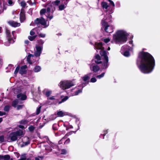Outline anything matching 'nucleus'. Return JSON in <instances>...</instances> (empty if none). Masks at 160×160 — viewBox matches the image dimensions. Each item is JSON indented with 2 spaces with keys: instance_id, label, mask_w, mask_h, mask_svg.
<instances>
[{
  "instance_id": "bf43d9fd",
  "label": "nucleus",
  "mask_w": 160,
  "mask_h": 160,
  "mask_svg": "<svg viewBox=\"0 0 160 160\" xmlns=\"http://www.w3.org/2000/svg\"><path fill=\"white\" fill-rule=\"evenodd\" d=\"M2 118H0V123L2 122Z\"/></svg>"
},
{
  "instance_id": "aec40b11",
  "label": "nucleus",
  "mask_w": 160,
  "mask_h": 160,
  "mask_svg": "<svg viewBox=\"0 0 160 160\" xmlns=\"http://www.w3.org/2000/svg\"><path fill=\"white\" fill-rule=\"evenodd\" d=\"M91 69L94 72H96L99 71V67L98 65L93 66L92 68L91 66L90 67Z\"/></svg>"
},
{
  "instance_id": "f257e3e1",
  "label": "nucleus",
  "mask_w": 160,
  "mask_h": 160,
  "mask_svg": "<svg viewBox=\"0 0 160 160\" xmlns=\"http://www.w3.org/2000/svg\"><path fill=\"white\" fill-rule=\"evenodd\" d=\"M137 64L142 72L148 73L153 70L155 66V61L153 57L149 53L143 52L139 55Z\"/></svg>"
},
{
  "instance_id": "49530a36",
  "label": "nucleus",
  "mask_w": 160,
  "mask_h": 160,
  "mask_svg": "<svg viewBox=\"0 0 160 160\" xmlns=\"http://www.w3.org/2000/svg\"><path fill=\"white\" fill-rule=\"evenodd\" d=\"M70 142V140L69 138L67 139L64 142V144H67Z\"/></svg>"
},
{
  "instance_id": "4c0bfd02",
  "label": "nucleus",
  "mask_w": 160,
  "mask_h": 160,
  "mask_svg": "<svg viewBox=\"0 0 160 160\" xmlns=\"http://www.w3.org/2000/svg\"><path fill=\"white\" fill-rule=\"evenodd\" d=\"M10 108V107L8 106H5L4 108V110L5 111L8 112L9 111Z\"/></svg>"
},
{
  "instance_id": "c03bdc74",
  "label": "nucleus",
  "mask_w": 160,
  "mask_h": 160,
  "mask_svg": "<svg viewBox=\"0 0 160 160\" xmlns=\"http://www.w3.org/2000/svg\"><path fill=\"white\" fill-rule=\"evenodd\" d=\"M19 67H17L15 70V71L14 72V74H16L18 72V71H19Z\"/></svg>"
},
{
  "instance_id": "ea45409f",
  "label": "nucleus",
  "mask_w": 160,
  "mask_h": 160,
  "mask_svg": "<svg viewBox=\"0 0 160 160\" xmlns=\"http://www.w3.org/2000/svg\"><path fill=\"white\" fill-rule=\"evenodd\" d=\"M65 137L66 136L64 137L63 138L60 140L59 141L58 143L59 144H61L62 143V141H64L65 139L66 138Z\"/></svg>"
},
{
  "instance_id": "6ab92c4d",
  "label": "nucleus",
  "mask_w": 160,
  "mask_h": 160,
  "mask_svg": "<svg viewBox=\"0 0 160 160\" xmlns=\"http://www.w3.org/2000/svg\"><path fill=\"white\" fill-rule=\"evenodd\" d=\"M95 62L97 64H99L101 63V58L100 56L98 55H95Z\"/></svg>"
},
{
  "instance_id": "2f4dec72",
  "label": "nucleus",
  "mask_w": 160,
  "mask_h": 160,
  "mask_svg": "<svg viewBox=\"0 0 160 160\" xmlns=\"http://www.w3.org/2000/svg\"><path fill=\"white\" fill-rule=\"evenodd\" d=\"M48 100H55L56 102H57V100L56 99L54 98V97L53 96H49L48 98Z\"/></svg>"
},
{
  "instance_id": "774afa93",
  "label": "nucleus",
  "mask_w": 160,
  "mask_h": 160,
  "mask_svg": "<svg viewBox=\"0 0 160 160\" xmlns=\"http://www.w3.org/2000/svg\"><path fill=\"white\" fill-rule=\"evenodd\" d=\"M108 11H106V12H107Z\"/></svg>"
},
{
  "instance_id": "13d9d810",
  "label": "nucleus",
  "mask_w": 160,
  "mask_h": 160,
  "mask_svg": "<svg viewBox=\"0 0 160 160\" xmlns=\"http://www.w3.org/2000/svg\"><path fill=\"white\" fill-rule=\"evenodd\" d=\"M129 43L130 44H132V41H130L129 42Z\"/></svg>"
},
{
  "instance_id": "de8ad7c7",
  "label": "nucleus",
  "mask_w": 160,
  "mask_h": 160,
  "mask_svg": "<svg viewBox=\"0 0 160 160\" xmlns=\"http://www.w3.org/2000/svg\"><path fill=\"white\" fill-rule=\"evenodd\" d=\"M23 106L22 105H18L17 107V109L19 110L21 109Z\"/></svg>"
},
{
  "instance_id": "2eb2a0df",
  "label": "nucleus",
  "mask_w": 160,
  "mask_h": 160,
  "mask_svg": "<svg viewBox=\"0 0 160 160\" xmlns=\"http://www.w3.org/2000/svg\"><path fill=\"white\" fill-rule=\"evenodd\" d=\"M22 141L23 142L22 145V147L26 146L30 143L29 141V138L27 137H24L22 139Z\"/></svg>"
},
{
  "instance_id": "4468645a",
  "label": "nucleus",
  "mask_w": 160,
  "mask_h": 160,
  "mask_svg": "<svg viewBox=\"0 0 160 160\" xmlns=\"http://www.w3.org/2000/svg\"><path fill=\"white\" fill-rule=\"evenodd\" d=\"M25 19V11L22 9L21 10L20 14V19L21 22H23Z\"/></svg>"
},
{
  "instance_id": "72a5a7b5",
  "label": "nucleus",
  "mask_w": 160,
  "mask_h": 160,
  "mask_svg": "<svg viewBox=\"0 0 160 160\" xmlns=\"http://www.w3.org/2000/svg\"><path fill=\"white\" fill-rule=\"evenodd\" d=\"M105 73L103 72L101 75L97 76V78L99 79H100L103 77Z\"/></svg>"
},
{
  "instance_id": "f704fd0d",
  "label": "nucleus",
  "mask_w": 160,
  "mask_h": 160,
  "mask_svg": "<svg viewBox=\"0 0 160 160\" xmlns=\"http://www.w3.org/2000/svg\"><path fill=\"white\" fill-rule=\"evenodd\" d=\"M36 37V36H29L28 38L29 40L31 41L33 40Z\"/></svg>"
},
{
  "instance_id": "4d7b16f0",
  "label": "nucleus",
  "mask_w": 160,
  "mask_h": 160,
  "mask_svg": "<svg viewBox=\"0 0 160 160\" xmlns=\"http://www.w3.org/2000/svg\"><path fill=\"white\" fill-rule=\"evenodd\" d=\"M25 43L26 44H28L29 43V41L28 40H26L25 41Z\"/></svg>"
},
{
  "instance_id": "c85d7f7f",
  "label": "nucleus",
  "mask_w": 160,
  "mask_h": 160,
  "mask_svg": "<svg viewBox=\"0 0 160 160\" xmlns=\"http://www.w3.org/2000/svg\"><path fill=\"white\" fill-rule=\"evenodd\" d=\"M18 100L17 99L15 100H14V101H13V102H12V105L13 107H16V105L18 104Z\"/></svg>"
},
{
  "instance_id": "a878e982",
  "label": "nucleus",
  "mask_w": 160,
  "mask_h": 160,
  "mask_svg": "<svg viewBox=\"0 0 160 160\" xmlns=\"http://www.w3.org/2000/svg\"><path fill=\"white\" fill-rule=\"evenodd\" d=\"M57 114L58 116L60 117H62L64 115H66V114L65 112H63L62 111H60L57 112Z\"/></svg>"
},
{
  "instance_id": "423d86ee",
  "label": "nucleus",
  "mask_w": 160,
  "mask_h": 160,
  "mask_svg": "<svg viewBox=\"0 0 160 160\" xmlns=\"http://www.w3.org/2000/svg\"><path fill=\"white\" fill-rule=\"evenodd\" d=\"M113 12L112 10L110 11L108 14L107 13L106 14H103L102 16L104 17L101 21L102 27L105 26L107 25L110 24L111 22L112 16L111 14Z\"/></svg>"
},
{
  "instance_id": "9b49d317",
  "label": "nucleus",
  "mask_w": 160,
  "mask_h": 160,
  "mask_svg": "<svg viewBox=\"0 0 160 160\" xmlns=\"http://www.w3.org/2000/svg\"><path fill=\"white\" fill-rule=\"evenodd\" d=\"M35 23L37 25L41 24L44 28L47 27L49 25L48 23H47L44 19L42 17L41 18H37L35 21Z\"/></svg>"
},
{
  "instance_id": "e2e57ef3",
  "label": "nucleus",
  "mask_w": 160,
  "mask_h": 160,
  "mask_svg": "<svg viewBox=\"0 0 160 160\" xmlns=\"http://www.w3.org/2000/svg\"><path fill=\"white\" fill-rule=\"evenodd\" d=\"M54 147H55L56 148H57V146H55Z\"/></svg>"
},
{
  "instance_id": "09e8293b",
  "label": "nucleus",
  "mask_w": 160,
  "mask_h": 160,
  "mask_svg": "<svg viewBox=\"0 0 160 160\" xmlns=\"http://www.w3.org/2000/svg\"><path fill=\"white\" fill-rule=\"evenodd\" d=\"M43 158L42 157H36L35 158V160H42Z\"/></svg>"
},
{
  "instance_id": "a18cd8bd",
  "label": "nucleus",
  "mask_w": 160,
  "mask_h": 160,
  "mask_svg": "<svg viewBox=\"0 0 160 160\" xmlns=\"http://www.w3.org/2000/svg\"><path fill=\"white\" fill-rule=\"evenodd\" d=\"M4 141V138L3 136H0V142H3Z\"/></svg>"
},
{
  "instance_id": "c756f323",
  "label": "nucleus",
  "mask_w": 160,
  "mask_h": 160,
  "mask_svg": "<svg viewBox=\"0 0 160 160\" xmlns=\"http://www.w3.org/2000/svg\"><path fill=\"white\" fill-rule=\"evenodd\" d=\"M19 3H20L21 6L23 7H25L26 5L25 2L23 0L22 1L21 0V1L19 2Z\"/></svg>"
},
{
  "instance_id": "6e6552de",
  "label": "nucleus",
  "mask_w": 160,
  "mask_h": 160,
  "mask_svg": "<svg viewBox=\"0 0 160 160\" xmlns=\"http://www.w3.org/2000/svg\"><path fill=\"white\" fill-rule=\"evenodd\" d=\"M25 132L22 130H19L16 132L11 133L9 135V138L12 141L16 140L18 136H21L24 135Z\"/></svg>"
},
{
  "instance_id": "8fccbe9b",
  "label": "nucleus",
  "mask_w": 160,
  "mask_h": 160,
  "mask_svg": "<svg viewBox=\"0 0 160 160\" xmlns=\"http://www.w3.org/2000/svg\"><path fill=\"white\" fill-rule=\"evenodd\" d=\"M110 3L111 4L113 7L115 6V4L114 2L112 1L111 0H108Z\"/></svg>"
},
{
  "instance_id": "b1692460",
  "label": "nucleus",
  "mask_w": 160,
  "mask_h": 160,
  "mask_svg": "<svg viewBox=\"0 0 160 160\" xmlns=\"http://www.w3.org/2000/svg\"><path fill=\"white\" fill-rule=\"evenodd\" d=\"M31 57H32V58H35L33 55L31 54H29L27 57V61L30 64H31L32 63V62L30 60V58Z\"/></svg>"
},
{
  "instance_id": "052dcab7",
  "label": "nucleus",
  "mask_w": 160,
  "mask_h": 160,
  "mask_svg": "<svg viewBox=\"0 0 160 160\" xmlns=\"http://www.w3.org/2000/svg\"><path fill=\"white\" fill-rule=\"evenodd\" d=\"M110 47H108V50L109 51L110 50Z\"/></svg>"
},
{
  "instance_id": "473e14b6",
  "label": "nucleus",
  "mask_w": 160,
  "mask_h": 160,
  "mask_svg": "<svg viewBox=\"0 0 160 160\" xmlns=\"http://www.w3.org/2000/svg\"><path fill=\"white\" fill-rule=\"evenodd\" d=\"M41 106H40L38 108H37V110H36V114L37 115H38L40 113V111H41Z\"/></svg>"
},
{
  "instance_id": "3c124183",
  "label": "nucleus",
  "mask_w": 160,
  "mask_h": 160,
  "mask_svg": "<svg viewBox=\"0 0 160 160\" xmlns=\"http://www.w3.org/2000/svg\"><path fill=\"white\" fill-rule=\"evenodd\" d=\"M39 35V37L42 38H44L45 37V35L44 34L40 33Z\"/></svg>"
},
{
  "instance_id": "393cba45",
  "label": "nucleus",
  "mask_w": 160,
  "mask_h": 160,
  "mask_svg": "<svg viewBox=\"0 0 160 160\" xmlns=\"http://www.w3.org/2000/svg\"><path fill=\"white\" fill-rule=\"evenodd\" d=\"M41 69V67L39 66H36L33 69L34 71L35 72H40Z\"/></svg>"
},
{
  "instance_id": "bb28decb",
  "label": "nucleus",
  "mask_w": 160,
  "mask_h": 160,
  "mask_svg": "<svg viewBox=\"0 0 160 160\" xmlns=\"http://www.w3.org/2000/svg\"><path fill=\"white\" fill-rule=\"evenodd\" d=\"M45 94V95L48 98L49 96H50V95L52 93V91L50 90H47L45 92V90L44 91Z\"/></svg>"
},
{
  "instance_id": "680f3d73",
  "label": "nucleus",
  "mask_w": 160,
  "mask_h": 160,
  "mask_svg": "<svg viewBox=\"0 0 160 160\" xmlns=\"http://www.w3.org/2000/svg\"><path fill=\"white\" fill-rule=\"evenodd\" d=\"M1 29H2V28L1 27H0V32H1Z\"/></svg>"
},
{
  "instance_id": "58836bf2",
  "label": "nucleus",
  "mask_w": 160,
  "mask_h": 160,
  "mask_svg": "<svg viewBox=\"0 0 160 160\" xmlns=\"http://www.w3.org/2000/svg\"><path fill=\"white\" fill-rule=\"evenodd\" d=\"M28 129L30 131L32 132L33 131L34 129V128L32 126H30L29 127Z\"/></svg>"
},
{
  "instance_id": "a211bd4d",
  "label": "nucleus",
  "mask_w": 160,
  "mask_h": 160,
  "mask_svg": "<svg viewBox=\"0 0 160 160\" xmlns=\"http://www.w3.org/2000/svg\"><path fill=\"white\" fill-rule=\"evenodd\" d=\"M27 67L26 65H24L21 67L19 70V72L21 74H23L26 73V68Z\"/></svg>"
},
{
  "instance_id": "69168bd1",
  "label": "nucleus",
  "mask_w": 160,
  "mask_h": 160,
  "mask_svg": "<svg viewBox=\"0 0 160 160\" xmlns=\"http://www.w3.org/2000/svg\"><path fill=\"white\" fill-rule=\"evenodd\" d=\"M33 5V4H31H31H30V5Z\"/></svg>"
},
{
  "instance_id": "412c9836",
  "label": "nucleus",
  "mask_w": 160,
  "mask_h": 160,
  "mask_svg": "<svg viewBox=\"0 0 160 160\" xmlns=\"http://www.w3.org/2000/svg\"><path fill=\"white\" fill-rule=\"evenodd\" d=\"M10 159L9 155H7L4 156L0 155V159L4 160H8Z\"/></svg>"
},
{
  "instance_id": "338daca9",
  "label": "nucleus",
  "mask_w": 160,
  "mask_h": 160,
  "mask_svg": "<svg viewBox=\"0 0 160 160\" xmlns=\"http://www.w3.org/2000/svg\"><path fill=\"white\" fill-rule=\"evenodd\" d=\"M18 1L20 2V0H18Z\"/></svg>"
},
{
  "instance_id": "e433bc0d",
  "label": "nucleus",
  "mask_w": 160,
  "mask_h": 160,
  "mask_svg": "<svg viewBox=\"0 0 160 160\" xmlns=\"http://www.w3.org/2000/svg\"><path fill=\"white\" fill-rule=\"evenodd\" d=\"M61 154H66L67 153V151L65 149H62L61 150Z\"/></svg>"
},
{
  "instance_id": "5701e85b",
  "label": "nucleus",
  "mask_w": 160,
  "mask_h": 160,
  "mask_svg": "<svg viewBox=\"0 0 160 160\" xmlns=\"http://www.w3.org/2000/svg\"><path fill=\"white\" fill-rule=\"evenodd\" d=\"M101 5L102 8L104 9H107L109 7V5L108 3L106 2H102Z\"/></svg>"
},
{
  "instance_id": "1a4fd4ad",
  "label": "nucleus",
  "mask_w": 160,
  "mask_h": 160,
  "mask_svg": "<svg viewBox=\"0 0 160 160\" xmlns=\"http://www.w3.org/2000/svg\"><path fill=\"white\" fill-rule=\"evenodd\" d=\"M132 49V48H131L127 45H125L122 47L121 52L124 56L128 57L130 56L128 51H131Z\"/></svg>"
},
{
  "instance_id": "ddd939ff",
  "label": "nucleus",
  "mask_w": 160,
  "mask_h": 160,
  "mask_svg": "<svg viewBox=\"0 0 160 160\" xmlns=\"http://www.w3.org/2000/svg\"><path fill=\"white\" fill-rule=\"evenodd\" d=\"M102 29H103L104 31L107 33H112L113 32L112 26L110 24L102 27Z\"/></svg>"
},
{
  "instance_id": "9d476101",
  "label": "nucleus",
  "mask_w": 160,
  "mask_h": 160,
  "mask_svg": "<svg viewBox=\"0 0 160 160\" xmlns=\"http://www.w3.org/2000/svg\"><path fill=\"white\" fill-rule=\"evenodd\" d=\"M6 33L7 38L9 42L10 43H13L14 42V39L16 38V37L14 36L15 32L14 31H13L12 32V34H11L9 30H7Z\"/></svg>"
},
{
  "instance_id": "20e7f679",
  "label": "nucleus",
  "mask_w": 160,
  "mask_h": 160,
  "mask_svg": "<svg viewBox=\"0 0 160 160\" xmlns=\"http://www.w3.org/2000/svg\"><path fill=\"white\" fill-rule=\"evenodd\" d=\"M95 49L101 50L100 52V54L104 59V61L102 63V68L103 69H105L108 68L109 64H108V52L103 50L102 42H96L94 45Z\"/></svg>"
},
{
  "instance_id": "a19ab883",
  "label": "nucleus",
  "mask_w": 160,
  "mask_h": 160,
  "mask_svg": "<svg viewBox=\"0 0 160 160\" xmlns=\"http://www.w3.org/2000/svg\"><path fill=\"white\" fill-rule=\"evenodd\" d=\"M103 41L106 43H108L110 40V39L109 38H106L103 39Z\"/></svg>"
},
{
  "instance_id": "6e6d98bb",
  "label": "nucleus",
  "mask_w": 160,
  "mask_h": 160,
  "mask_svg": "<svg viewBox=\"0 0 160 160\" xmlns=\"http://www.w3.org/2000/svg\"><path fill=\"white\" fill-rule=\"evenodd\" d=\"M39 42L42 44H43L44 43V42L43 41H42L41 40H40Z\"/></svg>"
},
{
  "instance_id": "0eeeda50",
  "label": "nucleus",
  "mask_w": 160,
  "mask_h": 160,
  "mask_svg": "<svg viewBox=\"0 0 160 160\" xmlns=\"http://www.w3.org/2000/svg\"><path fill=\"white\" fill-rule=\"evenodd\" d=\"M74 85L72 81L68 80L61 81L58 84L60 88L63 90L68 89Z\"/></svg>"
},
{
  "instance_id": "c9c22d12",
  "label": "nucleus",
  "mask_w": 160,
  "mask_h": 160,
  "mask_svg": "<svg viewBox=\"0 0 160 160\" xmlns=\"http://www.w3.org/2000/svg\"><path fill=\"white\" fill-rule=\"evenodd\" d=\"M103 132H104V134H101L100 136V137H101V136H103V138H104V136L108 132V130H104L103 131Z\"/></svg>"
},
{
  "instance_id": "cd10ccee",
  "label": "nucleus",
  "mask_w": 160,
  "mask_h": 160,
  "mask_svg": "<svg viewBox=\"0 0 160 160\" xmlns=\"http://www.w3.org/2000/svg\"><path fill=\"white\" fill-rule=\"evenodd\" d=\"M26 159V154H23L21 155L20 158L18 160H25Z\"/></svg>"
},
{
  "instance_id": "7ed1b4c3",
  "label": "nucleus",
  "mask_w": 160,
  "mask_h": 160,
  "mask_svg": "<svg viewBox=\"0 0 160 160\" xmlns=\"http://www.w3.org/2000/svg\"><path fill=\"white\" fill-rule=\"evenodd\" d=\"M128 35V34L125 30H118L113 35L112 42L117 44H122L127 41Z\"/></svg>"
},
{
  "instance_id": "39448f33",
  "label": "nucleus",
  "mask_w": 160,
  "mask_h": 160,
  "mask_svg": "<svg viewBox=\"0 0 160 160\" xmlns=\"http://www.w3.org/2000/svg\"><path fill=\"white\" fill-rule=\"evenodd\" d=\"M91 74L92 73H89L81 78L82 80L84 82H82L81 84L79 85L78 87H76L72 89V90H74V92L72 93V96L77 95L82 92L83 88L88 84V80L89 79Z\"/></svg>"
},
{
  "instance_id": "f8f14e48",
  "label": "nucleus",
  "mask_w": 160,
  "mask_h": 160,
  "mask_svg": "<svg viewBox=\"0 0 160 160\" xmlns=\"http://www.w3.org/2000/svg\"><path fill=\"white\" fill-rule=\"evenodd\" d=\"M36 51L34 52V55L36 57H39L40 56L42 49V46L37 45L36 46Z\"/></svg>"
},
{
  "instance_id": "7c9ffc66",
  "label": "nucleus",
  "mask_w": 160,
  "mask_h": 160,
  "mask_svg": "<svg viewBox=\"0 0 160 160\" xmlns=\"http://www.w3.org/2000/svg\"><path fill=\"white\" fill-rule=\"evenodd\" d=\"M68 98V96H65L62 100L61 101L59 102L58 104H60L66 101Z\"/></svg>"
},
{
  "instance_id": "f3484780",
  "label": "nucleus",
  "mask_w": 160,
  "mask_h": 160,
  "mask_svg": "<svg viewBox=\"0 0 160 160\" xmlns=\"http://www.w3.org/2000/svg\"><path fill=\"white\" fill-rule=\"evenodd\" d=\"M17 98L21 100H25L27 98L26 96L24 94L20 93L17 95Z\"/></svg>"
},
{
  "instance_id": "79ce46f5",
  "label": "nucleus",
  "mask_w": 160,
  "mask_h": 160,
  "mask_svg": "<svg viewBox=\"0 0 160 160\" xmlns=\"http://www.w3.org/2000/svg\"><path fill=\"white\" fill-rule=\"evenodd\" d=\"M36 30L35 29H33L30 32V34L31 35L33 36L34 35L35 33L34 32V31H35Z\"/></svg>"
},
{
  "instance_id": "dca6fc26",
  "label": "nucleus",
  "mask_w": 160,
  "mask_h": 160,
  "mask_svg": "<svg viewBox=\"0 0 160 160\" xmlns=\"http://www.w3.org/2000/svg\"><path fill=\"white\" fill-rule=\"evenodd\" d=\"M8 23L12 26L14 27H18L20 25L19 23H18L13 21H10L8 22Z\"/></svg>"
},
{
  "instance_id": "864d4df0",
  "label": "nucleus",
  "mask_w": 160,
  "mask_h": 160,
  "mask_svg": "<svg viewBox=\"0 0 160 160\" xmlns=\"http://www.w3.org/2000/svg\"><path fill=\"white\" fill-rule=\"evenodd\" d=\"M8 3L10 5H12L13 2L12 1V0H8Z\"/></svg>"
},
{
  "instance_id": "f03ea898",
  "label": "nucleus",
  "mask_w": 160,
  "mask_h": 160,
  "mask_svg": "<svg viewBox=\"0 0 160 160\" xmlns=\"http://www.w3.org/2000/svg\"><path fill=\"white\" fill-rule=\"evenodd\" d=\"M69 0H56L52 2L49 7H48L46 10L42 9L40 11L41 15L43 16L44 14L46 17L49 18L50 20L52 19L53 16L52 14L55 10L54 8L52 7V6H58V10L62 11L66 8Z\"/></svg>"
},
{
  "instance_id": "603ef678",
  "label": "nucleus",
  "mask_w": 160,
  "mask_h": 160,
  "mask_svg": "<svg viewBox=\"0 0 160 160\" xmlns=\"http://www.w3.org/2000/svg\"><path fill=\"white\" fill-rule=\"evenodd\" d=\"M6 114V113L5 112H2L1 111H0V116L5 115Z\"/></svg>"
},
{
  "instance_id": "37998d69",
  "label": "nucleus",
  "mask_w": 160,
  "mask_h": 160,
  "mask_svg": "<svg viewBox=\"0 0 160 160\" xmlns=\"http://www.w3.org/2000/svg\"><path fill=\"white\" fill-rule=\"evenodd\" d=\"M96 81V79L95 78H92L91 79V82H95Z\"/></svg>"
},
{
  "instance_id": "5fc2aeb1",
  "label": "nucleus",
  "mask_w": 160,
  "mask_h": 160,
  "mask_svg": "<svg viewBox=\"0 0 160 160\" xmlns=\"http://www.w3.org/2000/svg\"><path fill=\"white\" fill-rule=\"evenodd\" d=\"M18 127L22 129H23L24 128V126L22 125H20L18 126Z\"/></svg>"
},
{
  "instance_id": "0e129e2a",
  "label": "nucleus",
  "mask_w": 160,
  "mask_h": 160,
  "mask_svg": "<svg viewBox=\"0 0 160 160\" xmlns=\"http://www.w3.org/2000/svg\"><path fill=\"white\" fill-rule=\"evenodd\" d=\"M33 6H35V4H34V3H33Z\"/></svg>"
},
{
  "instance_id": "4be33fe9",
  "label": "nucleus",
  "mask_w": 160,
  "mask_h": 160,
  "mask_svg": "<svg viewBox=\"0 0 160 160\" xmlns=\"http://www.w3.org/2000/svg\"><path fill=\"white\" fill-rule=\"evenodd\" d=\"M4 2L3 0H0V5L1 8L0 10V13L2 12L3 10L5 5Z\"/></svg>"
}]
</instances>
